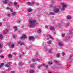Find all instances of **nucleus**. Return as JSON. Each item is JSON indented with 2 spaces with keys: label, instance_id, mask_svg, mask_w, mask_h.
Listing matches in <instances>:
<instances>
[{
  "label": "nucleus",
  "instance_id": "8",
  "mask_svg": "<svg viewBox=\"0 0 73 73\" xmlns=\"http://www.w3.org/2000/svg\"><path fill=\"white\" fill-rule=\"evenodd\" d=\"M29 39L31 40H32V41H33L35 40H34V37L30 36L29 37Z\"/></svg>",
  "mask_w": 73,
  "mask_h": 73
},
{
  "label": "nucleus",
  "instance_id": "64",
  "mask_svg": "<svg viewBox=\"0 0 73 73\" xmlns=\"http://www.w3.org/2000/svg\"><path fill=\"white\" fill-rule=\"evenodd\" d=\"M3 21H4V20H5V19H3Z\"/></svg>",
  "mask_w": 73,
  "mask_h": 73
},
{
  "label": "nucleus",
  "instance_id": "1",
  "mask_svg": "<svg viewBox=\"0 0 73 73\" xmlns=\"http://www.w3.org/2000/svg\"><path fill=\"white\" fill-rule=\"evenodd\" d=\"M37 24V23L36 21L34 20L31 19L29 22V25L28 26L29 28H31V27H33L35 26V25Z\"/></svg>",
  "mask_w": 73,
  "mask_h": 73
},
{
  "label": "nucleus",
  "instance_id": "56",
  "mask_svg": "<svg viewBox=\"0 0 73 73\" xmlns=\"http://www.w3.org/2000/svg\"><path fill=\"white\" fill-rule=\"evenodd\" d=\"M36 56H38V53H36Z\"/></svg>",
  "mask_w": 73,
  "mask_h": 73
},
{
  "label": "nucleus",
  "instance_id": "44",
  "mask_svg": "<svg viewBox=\"0 0 73 73\" xmlns=\"http://www.w3.org/2000/svg\"><path fill=\"white\" fill-rule=\"evenodd\" d=\"M19 1L21 3H22V2H23V1L21 0H19Z\"/></svg>",
  "mask_w": 73,
  "mask_h": 73
},
{
  "label": "nucleus",
  "instance_id": "24",
  "mask_svg": "<svg viewBox=\"0 0 73 73\" xmlns=\"http://www.w3.org/2000/svg\"><path fill=\"white\" fill-rule=\"evenodd\" d=\"M61 37L62 38H64L65 37V34H62L61 35Z\"/></svg>",
  "mask_w": 73,
  "mask_h": 73
},
{
  "label": "nucleus",
  "instance_id": "19",
  "mask_svg": "<svg viewBox=\"0 0 73 73\" xmlns=\"http://www.w3.org/2000/svg\"><path fill=\"white\" fill-rule=\"evenodd\" d=\"M67 19H71V16H70L68 15L67 17Z\"/></svg>",
  "mask_w": 73,
  "mask_h": 73
},
{
  "label": "nucleus",
  "instance_id": "47",
  "mask_svg": "<svg viewBox=\"0 0 73 73\" xmlns=\"http://www.w3.org/2000/svg\"><path fill=\"white\" fill-rule=\"evenodd\" d=\"M45 67H46V68H48V66L46 65L45 66Z\"/></svg>",
  "mask_w": 73,
  "mask_h": 73
},
{
  "label": "nucleus",
  "instance_id": "28",
  "mask_svg": "<svg viewBox=\"0 0 73 73\" xmlns=\"http://www.w3.org/2000/svg\"><path fill=\"white\" fill-rule=\"evenodd\" d=\"M37 32H38V33H41V30L40 29H38V30L37 31Z\"/></svg>",
  "mask_w": 73,
  "mask_h": 73
},
{
  "label": "nucleus",
  "instance_id": "61",
  "mask_svg": "<svg viewBox=\"0 0 73 73\" xmlns=\"http://www.w3.org/2000/svg\"><path fill=\"white\" fill-rule=\"evenodd\" d=\"M29 49V48H26V49Z\"/></svg>",
  "mask_w": 73,
  "mask_h": 73
},
{
  "label": "nucleus",
  "instance_id": "42",
  "mask_svg": "<svg viewBox=\"0 0 73 73\" xmlns=\"http://www.w3.org/2000/svg\"><path fill=\"white\" fill-rule=\"evenodd\" d=\"M69 23H67V26H69Z\"/></svg>",
  "mask_w": 73,
  "mask_h": 73
},
{
  "label": "nucleus",
  "instance_id": "3",
  "mask_svg": "<svg viewBox=\"0 0 73 73\" xmlns=\"http://www.w3.org/2000/svg\"><path fill=\"white\" fill-rule=\"evenodd\" d=\"M58 43L59 46H64V43H63L61 41H59Z\"/></svg>",
  "mask_w": 73,
  "mask_h": 73
},
{
  "label": "nucleus",
  "instance_id": "12",
  "mask_svg": "<svg viewBox=\"0 0 73 73\" xmlns=\"http://www.w3.org/2000/svg\"><path fill=\"white\" fill-rule=\"evenodd\" d=\"M29 72L30 73H35V71L33 70H30L29 71Z\"/></svg>",
  "mask_w": 73,
  "mask_h": 73
},
{
  "label": "nucleus",
  "instance_id": "57",
  "mask_svg": "<svg viewBox=\"0 0 73 73\" xmlns=\"http://www.w3.org/2000/svg\"><path fill=\"white\" fill-rule=\"evenodd\" d=\"M24 54V52H22V56H23V54Z\"/></svg>",
  "mask_w": 73,
  "mask_h": 73
},
{
  "label": "nucleus",
  "instance_id": "63",
  "mask_svg": "<svg viewBox=\"0 0 73 73\" xmlns=\"http://www.w3.org/2000/svg\"><path fill=\"white\" fill-rule=\"evenodd\" d=\"M10 11L12 12V10H10Z\"/></svg>",
  "mask_w": 73,
  "mask_h": 73
},
{
  "label": "nucleus",
  "instance_id": "53",
  "mask_svg": "<svg viewBox=\"0 0 73 73\" xmlns=\"http://www.w3.org/2000/svg\"><path fill=\"white\" fill-rule=\"evenodd\" d=\"M53 7V5H50V7Z\"/></svg>",
  "mask_w": 73,
  "mask_h": 73
},
{
  "label": "nucleus",
  "instance_id": "20",
  "mask_svg": "<svg viewBox=\"0 0 73 73\" xmlns=\"http://www.w3.org/2000/svg\"><path fill=\"white\" fill-rule=\"evenodd\" d=\"M50 15H54V13L53 12H50Z\"/></svg>",
  "mask_w": 73,
  "mask_h": 73
},
{
  "label": "nucleus",
  "instance_id": "30",
  "mask_svg": "<svg viewBox=\"0 0 73 73\" xmlns=\"http://www.w3.org/2000/svg\"><path fill=\"white\" fill-rule=\"evenodd\" d=\"M8 56L9 57H12V56L11 54H9L8 55Z\"/></svg>",
  "mask_w": 73,
  "mask_h": 73
},
{
  "label": "nucleus",
  "instance_id": "46",
  "mask_svg": "<svg viewBox=\"0 0 73 73\" xmlns=\"http://www.w3.org/2000/svg\"><path fill=\"white\" fill-rule=\"evenodd\" d=\"M32 60L33 61H35L36 60H35V59H32Z\"/></svg>",
  "mask_w": 73,
  "mask_h": 73
},
{
  "label": "nucleus",
  "instance_id": "36",
  "mask_svg": "<svg viewBox=\"0 0 73 73\" xmlns=\"http://www.w3.org/2000/svg\"><path fill=\"white\" fill-rule=\"evenodd\" d=\"M52 64L53 63H52V62H49L48 63V64H49V65H52Z\"/></svg>",
  "mask_w": 73,
  "mask_h": 73
},
{
  "label": "nucleus",
  "instance_id": "32",
  "mask_svg": "<svg viewBox=\"0 0 73 73\" xmlns=\"http://www.w3.org/2000/svg\"><path fill=\"white\" fill-rule=\"evenodd\" d=\"M54 62L55 63H58V61H56V60H54Z\"/></svg>",
  "mask_w": 73,
  "mask_h": 73
},
{
  "label": "nucleus",
  "instance_id": "48",
  "mask_svg": "<svg viewBox=\"0 0 73 73\" xmlns=\"http://www.w3.org/2000/svg\"><path fill=\"white\" fill-rule=\"evenodd\" d=\"M2 26V23H0V26Z\"/></svg>",
  "mask_w": 73,
  "mask_h": 73
},
{
  "label": "nucleus",
  "instance_id": "45",
  "mask_svg": "<svg viewBox=\"0 0 73 73\" xmlns=\"http://www.w3.org/2000/svg\"><path fill=\"white\" fill-rule=\"evenodd\" d=\"M2 47V46H1V44H0V49H1Z\"/></svg>",
  "mask_w": 73,
  "mask_h": 73
},
{
  "label": "nucleus",
  "instance_id": "25",
  "mask_svg": "<svg viewBox=\"0 0 73 73\" xmlns=\"http://www.w3.org/2000/svg\"><path fill=\"white\" fill-rule=\"evenodd\" d=\"M16 13L15 12L13 13H11V15L12 16H15V15H16Z\"/></svg>",
  "mask_w": 73,
  "mask_h": 73
},
{
  "label": "nucleus",
  "instance_id": "29",
  "mask_svg": "<svg viewBox=\"0 0 73 73\" xmlns=\"http://www.w3.org/2000/svg\"><path fill=\"white\" fill-rule=\"evenodd\" d=\"M13 4L14 5H17V2H14Z\"/></svg>",
  "mask_w": 73,
  "mask_h": 73
},
{
  "label": "nucleus",
  "instance_id": "26",
  "mask_svg": "<svg viewBox=\"0 0 73 73\" xmlns=\"http://www.w3.org/2000/svg\"><path fill=\"white\" fill-rule=\"evenodd\" d=\"M11 47L12 48H13L14 47H15V44H13L11 45Z\"/></svg>",
  "mask_w": 73,
  "mask_h": 73
},
{
  "label": "nucleus",
  "instance_id": "6",
  "mask_svg": "<svg viewBox=\"0 0 73 73\" xmlns=\"http://www.w3.org/2000/svg\"><path fill=\"white\" fill-rule=\"evenodd\" d=\"M22 36L23 37H21V39H23V38H27V36H26V35H25L23 34L22 35Z\"/></svg>",
  "mask_w": 73,
  "mask_h": 73
},
{
  "label": "nucleus",
  "instance_id": "54",
  "mask_svg": "<svg viewBox=\"0 0 73 73\" xmlns=\"http://www.w3.org/2000/svg\"><path fill=\"white\" fill-rule=\"evenodd\" d=\"M11 73H15V72L13 71H12L11 72Z\"/></svg>",
  "mask_w": 73,
  "mask_h": 73
},
{
  "label": "nucleus",
  "instance_id": "60",
  "mask_svg": "<svg viewBox=\"0 0 73 73\" xmlns=\"http://www.w3.org/2000/svg\"><path fill=\"white\" fill-rule=\"evenodd\" d=\"M54 33V35L56 34V33H55V32H54V33Z\"/></svg>",
  "mask_w": 73,
  "mask_h": 73
},
{
  "label": "nucleus",
  "instance_id": "38",
  "mask_svg": "<svg viewBox=\"0 0 73 73\" xmlns=\"http://www.w3.org/2000/svg\"><path fill=\"white\" fill-rule=\"evenodd\" d=\"M31 4H32V5H33L35 4V2H32Z\"/></svg>",
  "mask_w": 73,
  "mask_h": 73
},
{
  "label": "nucleus",
  "instance_id": "23",
  "mask_svg": "<svg viewBox=\"0 0 73 73\" xmlns=\"http://www.w3.org/2000/svg\"><path fill=\"white\" fill-rule=\"evenodd\" d=\"M28 11L29 12H31L32 11V9H29L28 10Z\"/></svg>",
  "mask_w": 73,
  "mask_h": 73
},
{
  "label": "nucleus",
  "instance_id": "59",
  "mask_svg": "<svg viewBox=\"0 0 73 73\" xmlns=\"http://www.w3.org/2000/svg\"><path fill=\"white\" fill-rule=\"evenodd\" d=\"M11 69V68L9 67V68L8 69V70H9V69Z\"/></svg>",
  "mask_w": 73,
  "mask_h": 73
},
{
  "label": "nucleus",
  "instance_id": "55",
  "mask_svg": "<svg viewBox=\"0 0 73 73\" xmlns=\"http://www.w3.org/2000/svg\"><path fill=\"white\" fill-rule=\"evenodd\" d=\"M45 28H48V26H46L45 27Z\"/></svg>",
  "mask_w": 73,
  "mask_h": 73
},
{
  "label": "nucleus",
  "instance_id": "40",
  "mask_svg": "<svg viewBox=\"0 0 73 73\" xmlns=\"http://www.w3.org/2000/svg\"><path fill=\"white\" fill-rule=\"evenodd\" d=\"M7 15L8 16V17H10V16H11V15H10V14H8Z\"/></svg>",
  "mask_w": 73,
  "mask_h": 73
},
{
  "label": "nucleus",
  "instance_id": "49",
  "mask_svg": "<svg viewBox=\"0 0 73 73\" xmlns=\"http://www.w3.org/2000/svg\"><path fill=\"white\" fill-rule=\"evenodd\" d=\"M0 57L1 58H3V57H4V56H0Z\"/></svg>",
  "mask_w": 73,
  "mask_h": 73
},
{
  "label": "nucleus",
  "instance_id": "13",
  "mask_svg": "<svg viewBox=\"0 0 73 73\" xmlns=\"http://www.w3.org/2000/svg\"><path fill=\"white\" fill-rule=\"evenodd\" d=\"M49 29L50 30H51V31H53L54 30V27H50Z\"/></svg>",
  "mask_w": 73,
  "mask_h": 73
},
{
  "label": "nucleus",
  "instance_id": "2",
  "mask_svg": "<svg viewBox=\"0 0 73 73\" xmlns=\"http://www.w3.org/2000/svg\"><path fill=\"white\" fill-rule=\"evenodd\" d=\"M61 5L62 6L61 9L62 10V11H64V10L65 9V8H66L67 6L64 3H61Z\"/></svg>",
  "mask_w": 73,
  "mask_h": 73
},
{
  "label": "nucleus",
  "instance_id": "52",
  "mask_svg": "<svg viewBox=\"0 0 73 73\" xmlns=\"http://www.w3.org/2000/svg\"><path fill=\"white\" fill-rule=\"evenodd\" d=\"M6 9H7V10L9 9V7H7Z\"/></svg>",
  "mask_w": 73,
  "mask_h": 73
},
{
  "label": "nucleus",
  "instance_id": "37",
  "mask_svg": "<svg viewBox=\"0 0 73 73\" xmlns=\"http://www.w3.org/2000/svg\"><path fill=\"white\" fill-rule=\"evenodd\" d=\"M8 64H12V63L11 62H7Z\"/></svg>",
  "mask_w": 73,
  "mask_h": 73
},
{
  "label": "nucleus",
  "instance_id": "33",
  "mask_svg": "<svg viewBox=\"0 0 73 73\" xmlns=\"http://www.w3.org/2000/svg\"><path fill=\"white\" fill-rule=\"evenodd\" d=\"M22 56H23V55H20L19 56V58H21Z\"/></svg>",
  "mask_w": 73,
  "mask_h": 73
},
{
  "label": "nucleus",
  "instance_id": "22",
  "mask_svg": "<svg viewBox=\"0 0 73 73\" xmlns=\"http://www.w3.org/2000/svg\"><path fill=\"white\" fill-rule=\"evenodd\" d=\"M4 65V63H2L0 65V68H1V67L2 66H3V65Z\"/></svg>",
  "mask_w": 73,
  "mask_h": 73
},
{
  "label": "nucleus",
  "instance_id": "18",
  "mask_svg": "<svg viewBox=\"0 0 73 73\" xmlns=\"http://www.w3.org/2000/svg\"><path fill=\"white\" fill-rule=\"evenodd\" d=\"M3 38V35H2L1 34H0V39L1 40H2Z\"/></svg>",
  "mask_w": 73,
  "mask_h": 73
},
{
  "label": "nucleus",
  "instance_id": "43",
  "mask_svg": "<svg viewBox=\"0 0 73 73\" xmlns=\"http://www.w3.org/2000/svg\"><path fill=\"white\" fill-rule=\"evenodd\" d=\"M36 61H40V59L38 58L36 59Z\"/></svg>",
  "mask_w": 73,
  "mask_h": 73
},
{
  "label": "nucleus",
  "instance_id": "17",
  "mask_svg": "<svg viewBox=\"0 0 73 73\" xmlns=\"http://www.w3.org/2000/svg\"><path fill=\"white\" fill-rule=\"evenodd\" d=\"M48 37H49L50 38H51V39H52V40H54V38L52 36H51V35H48Z\"/></svg>",
  "mask_w": 73,
  "mask_h": 73
},
{
  "label": "nucleus",
  "instance_id": "50",
  "mask_svg": "<svg viewBox=\"0 0 73 73\" xmlns=\"http://www.w3.org/2000/svg\"><path fill=\"white\" fill-rule=\"evenodd\" d=\"M21 22V21H18L17 23H20Z\"/></svg>",
  "mask_w": 73,
  "mask_h": 73
},
{
  "label": "nucleus",
  "instance_id": "31",
  "mask_svg": "<svg viewBox=\"0 0 73 73\" xmlns=\"http://www.w3.org/2000/svg\"><path fill=\"white\" fill-rule=\"evenodd\" d=\"M71 57H72V56H71V55H70V56H69V60H71Z\"/></svg>",
  "mask_w": 73,
  "mask_h": 73
},
{
  "label": "nucleus",
  "instance_id": "41",
  "mask_svg": "<svg viewBox=\"0 0 73 73\" xmlns=\"http://www.w3.org/2000/svg\"><path fill=\"white\" fill-rule=\"evenodd\" d=\"M30 66L31 67V68H33V67L34 66L33 65H31Z\"/></svg>",
  "mask_w": 73,
  "mask_h": 73
},
{
  "label": "nucleus",
  "instance_id": "16",
  "mask_svg": "<svg viewBox=\"0 0 73 73\" xmlns=\"http://www.w3.org/2000/svg\"><path fill=\"white\" fill-rule=\"evenodd\" d=\"M27 4L30 5V6H32V4L30 2H28L27 3Z\"/></svg>",
  "mask_w": 73,
  "mask_h": 73
},
{
  "label": "nucleus",
  "instance_id": "34",
  "mask_svg": "<svg viewBox=\"0 0 73 73\" xmlns=\"http://www.w3.org/2000/svg\"><path fill=\"white\" fill-rule=\"evenodd\" d=\"M62 56H65V52H62Z\"/></svg>",
  "mask_w": 73,
  "mask_h": 73
},
{
  "label": "nucleus",
  "instance_id": "35",
  "mask_svg": "<svg viewBox=\"0 0 73 73\" xmlns=\"http://www.w3.org/2000/svg\"><path fill=\"white\" fill-rule=\"evenodd\" d=\"M5 66H6V67H9L10 66H9V65L8 64H5Z\"/></svg>",
  "mask_w": 73,
  "mask_h": 73
},
{
  "label": "nucleus",
  "instance_id": "5",
  "mask_svg": "<svg viewBox=\"0 0 73 73\" xmlns=\"http://www.w3.org/2000/svg\"><path fill=\"white\" fill-rule=\"evenodd\" d=\"M9 29H6L5 30H4L3 32V34H6L8 32V31Z\"/></svg>",
  "mask_w": 73,
  "mask_h": 73
},
{
  "label": "nucleus",
  "instance_id": "11",
  "mask_svg": "<svg viewBox=\"0 0 73 73\" xmlns=\"http://www.w3.org/2000/svg\"><path fill=\"white\" fill-rule=\"evenodd\" d=\"M52 51H53V49L52 48H50L49 49V50H48V52L50 53H52Z\"/></svg>",
  "mask_w": 73,
  "mask_h": 73
},
{
  "label": "nucleus",
  "instance_id": "21",
  "mask_svg": "<svg viewBox=\"0 0 73 73\" xmlns=\"http://www.w3.org/2000/svg\"><path fill=\"white\" fill-rule=\"evenodd\" d=\"M23 65V64L21 62H20L19 63V66H22V65Z\"/></svg>",
  "mask_w": 73,
  "mask_h": 73
},
{
  "label": "nucleus",
  "instance_id": "58",
  "mask_svg": "<svg viewBox=\"0 0 73 73\" xmlns=\"http://www.w3.org/2000/svg\"><path fill=\"white\" fill-rule=\"evenodd\" d=\"M13 38H15V35H13Z\"/></svg>",
  "mask_w": 73,
  "mask_h": 73
},
{
  "label": "nucleus",
  "instance_id": "10",
  "mask_svg": "<svg viewBox=\"0 0 73 73\" xmlns=\"http://www.w3.org/2000/svg\"><path fill=\"white\" fill-rule=\"evenodd\" d=\"M17 43L18 44H20V45H25L24 43L23 42H21V41L18 42Z\"/></svg>",
  "mask_w": 73,
  "mask_h": 73
},
{
  "label": "nucleus",
  "instance_id": "4",
  "mask_svg": "<svg viewBox=\"0 0 73 73\" xmlns=\"http://www.w3.org/2000/svg\"><path fill=\"white\" fill-rule=\"evenodd\" d=\"M42 66H46V65H45V64L44 63H42L41 65H40V66H38V69H40Z\"/></svg>",
  "mask_w": 73,
  "mask_h": 73
},
{
  "label": "nucleus",
  "instance_id": "7",
  "mask_svg": "<svg viewBox=\"0 0 73 73\" xmlns=\"http://www.w3.org/2000/svg\"><path fill=\"white\" fill-rule=\"evenodd\" d=\"M59 11V9L56 8L54 10V12L55 13H58Z\"/></svg>",
  "mask_w": 73,
  "mask_h": 73
},
{
  "label": "nucleus",
  "instance_id": "51",
  "mask_svg": "<svg viewBox=\"0 0 73 73\" xmlns=\"http://www.w3.org/2000/svg\"><path fill=\"white\" fill-rule=\"evenodd\" d=\"M36 5H39V3H36Z\"/></svg>",
  "mask_w": 73,
  "mask_h": 73
},
{
  "label": "nucleus",
  "instance_id": "15",
  "mask_svg": "<svg viewBox=\"0 0 73 73\" xmlns=\"http://www.w3.org/2000/svg\"><path fill=\"white\" fill-rule=\"evenodd\" d=\"M14 28L15 32H16V31H17V27L15 26L14 27Z\"/></svg>",
  "mask_w": 73,
  "mask_h": 73
},
{
  "label": "nucleus",
  "instance_id": "62",
  "mask_svg": "<svg viewBox=\"0 0 73 73\" xmlns=\"http://www.w3.org/2000/svg\"><path fill=\"white\" fill-rule=\"evenodd\" d=\"M1 52H2V51L0 50V53H1Z\"/></svg>",
  "mask_w": 73,
  "mask_h": 73
},
{
  "label": "nucleus",
  "instance_id": "39",
  "mask_svg": "<svg viewBox=\"0 0 73 73\" xmlns=\"http://www.w3.org/2000/svg\"><path fill=\"white\" fill-rule=\"evenodd\" d=\"M13 54H14V55H16V53L15 52H13Z\"/></svg>",
  "mask_w": 73,
  "mask_h": 73
},
{
  "label": "nucleus",
  "instance_id": "14",
  "mask_svg": "<svg viewBox=\"0 0 73 73\" xmlns=\"http://www.w3.org/2000/svg\"><path fill=\"white\" fill-rule=\"evenodd\" d=\"M47 43L49 45L51 44V43H52V40H50V41H48L47 42Z\"/></svg>",
  "mask_w": 73,
  "mask_h": 73
},
{
  "label": "nucleus",
  "instance_id": "9",
  "mask_svg": "<svg viewBox=\"0 0 73 73\" xmlns=\"http://www.w3.org/2000/svg\"><path fill=\"white\" fill-rule=\"evenodd\" d=\"M9 0H5L3 1V3L4 4H6L8 3V1Z\"/></svg>",
  "mask_w": 73,
  "mask_h": 73
},
{
  "label": "nucleus",
  "instance_id": "27",
  "mask_svg": "<svg viewBox=\"0 0 73 73\" xmlns=\"http://www.w3.org/2000/svg\"><path fill=\"white\" fill-rule=\"evenodd\" d=\"M60 53H59L56 54V57H60Z\"/></svg>",
  "mask_w": 73,
  "mask_h": 73
}]
</instances>
